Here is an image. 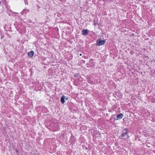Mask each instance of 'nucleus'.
Segmentation results:
<instances>
[{
	"instance_id": "obj_1",
	"label": "nucleus",
	"mask_w": 155,
	"mask_h": 155,
	"mask_svg": "<svg viewBox=\"0 0 155 155\" xmlns=\"http://www.w3.org/2000/svg\"><path fill=\"white\" fill-rule=\"evenodd\" d=\"M129 131L127 128H125L122 130L121 133V136L124 137V139L128 138L129 136L128 134L129 133Z\"/></svg>"
},
{
	"instance_id": "obj_2",
	"label": "nucleus",
	"mask_w": 155,
	"mask_h": 155,
	"mask_svg": "<svg viewBox=\"0 0 155 155\" xmlns=\"http://www.w3.org/2000/svg\"><path fill=\"white\" fill-rule=\"evenodd\" d=\"M105 41L104 40L98 39L97 41V45L100 46L104 45L105 43Z\"/></svg>"
},
{
	"instance_id": "obj_3",
	"label": "nucleus",
	"mask_w": 155,
	"mask_h": 155,
	"mask_svg": "<svg viewBox=\"0 0 155 155\" xmlns=\"http://www.w3.org/2000/svg\"><path fill=\"white\" fill-rule=\"evenodd\" d=\"M113 95L116 98H119L121 96V93L119 91H117L114 93Z\"/></svg>"
},
{
	"instance_id": "obj_4",
	"label": "nucleus",
	"mask_w": 155,
	"mask_h": 155,
	"mask_svg": "<svg viewBox=\"0 0 155 155\" xmlns=\"http://www.w3.org/2000/svg\"><path fill=\"white\" fill-rule=\"evenodd\" d=\"M94 81V78L93 77V76H91V75H89L88 77V82L91 83L93 82Z\"/></svg>"
},
{
	"instance_id": "obj_5",
	"label": "nucleus",
	"mask_w": 155,
	"mask_h": 155,
	"mask_svg": "<svg viewBox=\"0 0 155 155\" xmlns=\"http://www.w3.org/2000/svg\"><path fill=\"white\" fill-rule=\"evenodd\" d=\"M64 99L67 100L68 99V98H66V97L64 95L62 96L61 97V101L62 104H64L65 102Z\"/></svg>"
},
{
	"instance_id": "obj_6",
	"label": "nucleus",
	"mask_w": 155,
	"mask_h": 155,
	"mask_svg": "<svg viewBox=\"0 0 155 155\" xmlns=\"http://www.w3.org/2000/svg\"><path fill=\"white\" fill-rule=\"evenodd\" d=\"M123 114L122 113H120L117 116L116 120H117L119 119L122 118L123 117Z\"/></svg>"
},
{
	"instance_id": "obj_7",
	"label": "nucleus",
	"mask_w": 155,
	"mask_h": 155,
	"mask_svg": "<svg viewBox=\"0 0 155 155\" xmlns=\"http://www.w3.org/2000/svg\"><path fill=\"white\" fill-rule=\"evenodd\" d=\"M34 52L33 51H31L28 54V56L29 57H31L33 56Z\"/></svg>"
},
{
	"instance_id": "obj_8",
	"label": "nucleus",
	"mask_w": 155,
	"mask_h": 155,
	"mask_svg": "<svg viewBox=\"0 0 155 155\" xmlns=\"http://www.w3.org/2000/svg\"><path fill=\"white\" fill-rule=\"evenodd\" d=\"M83 35H86L87 34V30L86 29L84 30H83L82 31Z\"/></svg>"
},
{
	"instance_id": "obj_9",
	"label": "nucleus",
	"mask_w": 155,
	"mask_h": 155,
	"mask_svg": "<svg viewBox=\"0 0 155 155\" xmlns=\"http://www.w3.org/2000/svg\"><path fill=\"white\" fill-rule=\"evenodd\" d=\"M79 76V74H74V76L75 77H78Z\"/></svg>"
},
{
	"instance_id": "obj_10",
	"label": "nucleus",
	"mask_w": 155,
	"mask_h": 155,
	"mask_svg": "<svg viewBox=\"0 0 155 155\" xmlns=\"http://www.w3.org/2000/svg\"><path fill=\"white\" fill-rule=\"evenodd\" d=\"M148 114L147 115V116L148 117H149L150 116V113L149 112H147Z\"/></svg>"
},
{
	"instance_id": "obj_11",
	"label": "nucleus",
	"mask_w": 155,
	"mask_h": 155,
	"mask_svg": "<svg viewBox=\"0 0 155 155\" xmlns=\"http://www.w3.org/2000/svg\"><path fill=\"white\" fill-rule=\"evenodd\" d=\"M92 61H93V60H91V61H90V63H91V62H92H92H93Z\"/></svg>"
},
{
	"instance_id": "obj_12",
	"label": "nucleus",
	"mask_w": 155,
	"mask_h": 155,
	"mask_svg": "<svg viewBox=\"0 0 155 155\" xmlns=\"http://www.w3.org/2000/svg\"><path fill=\"white\" fill-rule=\"evenodd\" d=\"M86 149H87V147H86Z\"/></svg>"
},
{
	"instance_id": "obj_13",
	"label": "nucleus",
	"mask_w": 155,
	"mask_h": 155,
	"mask_svg": "<svg viewBox=\"0 0 155 155\" xmlns=\"http://www.w3.org/2000/svg\"><path fill=\"white\" fill-rule=\"evenodd\" d=\"M81 55H82V54H80V55H81Z\"/></svg>"
},
{
	"instance_id": "obj_14",
	"label": "nucleus",
	"mask_w": 155,
	"mask_h": 155,
	"mask_svg": "<svg viewBox=\"0 0 155 155\" xmlns=\"http://www.w3.org/2000/svg\"><path fill=\"white\" fill-rule=\"evenodd\" d=\"M93 65H94V66H93V67H94V64H93Z\"/></svg>"
},
{
	"instance_id": "obj_15",
	"label": "nucleus",
	"mask_w": 155,
	"mask_h": 155,
	"mask_svg": "<svg viewBox=\"0 0 155 155\" xmlns=\"http://www.w3.org/2000/svg\"><path fill=\"white\" fill-rule=\"evenodd\" d=\"M92 75H94V74H93Z\"/></svg>"
},
{
	"instance_id": "obj_16",
	"label": "nucleus",
	"mask_w": 155,
	"mask_h": 155,
	"mask_svg": "<svg viewBox=\"0 0 155 155\" xmlns=\"http://www.w3.org/2000/svg\"><path fill=\"white\" fill-rule=\"evenodd\" d=\"M1 3V2H0V3Z\"/></svg>"
}]
</instances>
